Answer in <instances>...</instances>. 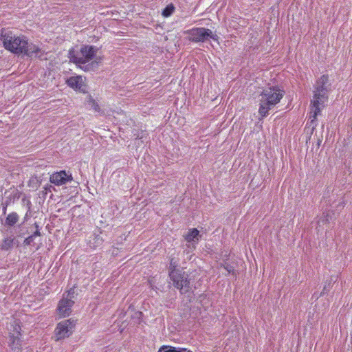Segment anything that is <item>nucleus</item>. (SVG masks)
Returning a JSON list of instances; mask_svg holds the SVG:
<instances>
[{
    "label": "nucleus",
    "instance_id": "nucleus-1",
    "mask_svg": "<svg viewBox=\"0 0 352 352\" xmlns=\"http://www.w3.org/2000/svg\"><path fill=\"white\" fill-rule=\"evenodd\" d=\"M98 50L96 46L84 45L78 52L70 50L69 57L72 62L85 72L94 71L102 61V58L96 56Z\"/></svg>",
    "mask_w": 352,
    "mask_h": 352
},
{
    "label": "nucleus",
    "instance_id": "nucleus-2",
    "mask_svg": "<svg viewBox=\"0 0 352 352\" xmlns=\"http://www.w3.org/2000/svg\"><path fill=\"white\" fill-rule=\"evenodd\" d=\"M330 85L329 77L326 75H322L316 81L313 99L311 101V107L309 118L310 125H313V128L316 125L314 123L316 120L318 115L320 113L321 109L324 107L327 100V93Z\"/></svg>",
    "mask_w": 352,
    "mask_h": 352
},
{
    "label": "nucleus",
    "instance_id": "nucleus-3",
    "mask_svg": "<svg viewBox=\"0 0 352 352\" xmlns=\"http://www.w3.org/2000/svg\"><path fill=\"white\" fill-rule=\"evenodd\" d=\"M284 94L285 91L278 87L264 89L261 94L259 114L265 117L268 111L280 101Z\"/></svg>",
    "mask_w": 352,
    "mask_h": 352
},
{
    "label": "nucleus",
    "instance_id": "nucleus-4",
    "mask_svg": "<svg viewBox=\"0 0 352 352\" xmlns=\"http://www.w3.org/2000/svg\"><path fill=\"white\" fill-rule=\"evenodd\" d=\"M0 40L6 50L15 54H22L27 45V38L23 35L17 36L11 31H1Z\"/></svg>",
    "mask_w": 352,
    "mask_h": 352
},
{
    "label": "nucleus",
    "instance_id": "nucleus-5",
    "mask_svg": "<svg viewBox=\"0 0 352 352\" xmlns=\"http://www.w3.org/2000/svg\"><path fill=\"white\" fill-rule=\"evenodd\" d=\"M170 268L169 276L174 286L180 290H187L190 283L188 274L176 269L175 263H173V259L170 261Z\"/></svg>",
    "mask_w": 352,
    "mask_h": 352
},
{
    "label": "nucleus",
    "instance_id": "nucleus-6",
    "mask_svg": "<svg viewBox=\"0 0 352 352\" xmlns=\"http://www.w3.org/2000/svg\"><path fill=\"white\" fill-rule=\"evenodd\" d=\"M189 39L193 42H205L212 39L217 41L218 36L211 30L205 28H194L187 31Z\"/></svg>",
    "mask_w": 352,
    "mask_h": 352
},
{
    "label": "nucleus",
    "instance_id": "nucleus-7",
    "mask_svg": "<svg viewBox=\"0 0 352 352\" xmlns=\"http://www.w3.org/2000/svg\"><path fill=\"white\" fill-rule=\"evenodd\" d=\"M9 331V346L13 352H21V327L16 320L10 323Z\"/></svg>",
    "mask_w": 352,
    "mask_h": 352
},
{
    "label": "nucleus",
    "instance_id": "nucleus-8",
    "mask_svg": "<svg viewBox=\"0 0 352 352\" xmlns=\"http://www.w3.org/2000/svg\"><path fill=\"white\" fill-rule=\"evenodd\" d=\"M75 321L72 319L60 322L55 329L56 340H59L68 338L73 332Z\"/></svg>",
    "mask_w": 352,
    "mask_h": 352
},
{
    "label": "nucleus",
    "instance_id": "nucleus-9",
    "mask_svg": "<svg viewBox=\"0 0 352 352\" xmlns=\"http://www.w3.org/2000/svg\"><path fill=\"white\" fill-rule=\"evenodd\" d=\"M73 180V177L69 172L60 170L51 175L50 181L56 186H62Z\"/></svg>",
    "mask_w": 352,
    "mask_h": 352
},
{
    "label": "nucleus",
    "instance_id": "nucleus-10",
    "mask_svg": "<svg viewBox=\"0 0 352 352\" xmlns=\"http://www.w3.org/2000/svg\"><path fill=\"white\" fill-rule=\"evenodd\" d=\"M86 78L82 76H74L69 78L67 85L76 91L85 93L87 91Z\"/></svg>",
    "mask_w": 352,
    "mask_h": 352
},
{
    "label": "nucleus",
    "instance_id": "nucleus-11",
    "mask_svg": "<svg viewBox=\"0 0 352 352\" xmlns=\"http://www.w3.org/2000/svg\"><path fill=\"white\" fill-rule=\"evenodd\" d=\"M186 246L189 252L193 251L199 241V232L197 228L189 229L188 232L184 236Z\"/></svg>",
    "mask_w": 352,
    "mask_h": 352
},
{
    "label": "nucleus",
    "instance_id": "nucleus-12",
    "mask_svg": "<svg viewBox=\"0 0 352 352\" xmlns=\"http://www.w3.org/2000/svg\"><path fill=\"white\" fill-rule=\"evenodd\" d=\"M74 303L73 300L65 298V294H63L57 308L58 315L60 317L68 316L72 311V307Z\"/></svg>",
    "mask_w": 352,
    "mask_h": 352
},
{
    "label": "nucleus",
    "instance_id": "nucleus-13",
    "mask_svg": "<svg viewBox=\"0 0 352 352\" xmlns=\"http://www.w3.org/2000/svg\"><path fill=\"white\" fill-rule=\"evenodd\" d=\"M22 54H25L30 57H37L41 56V49L36 45L28 43L27 41V45L24 47Z\"/></svg>",
    "mask_w": 352,
    "mask_h": 352
},
{
    "label": "nucleus",
    "instance_id": "nucleus-14",
    "mask_svg": "<svg viewBox=\"0 0 352 352\" xmlns=\"http://www.w3.org/2000/svg\"><path fill=\"white\" fill-rule=\"evenodd\" d=\"M14 245V238L12 236L5 238L1 244V250L3 251L10 250Z\"/></svg>",
    "mask_w": 352,
    "mask_h": 352
},
{
    "label": "nucleus",
    "instance_id": "nucleus-15",
    "mask_svg": "<svg viewBox=\"0 0 352 352\" xmlns=\"http://www.w3.org/2000/svg\"><path fill=\"white\" fill-rule=\"evenodd\" d=\"M157 352H192L186 348L175 347L169 345L161 346Z\"/></svg>",
    "mask_w": 352,
    "mask_h": 352
},
{
    "label": "nucleus",
    "instance_id": "nucleus-16",
    "mask_svg": "<svg viewBox=\"0 0 352 352\" xmlns=\"http://www.w3.org/2000/svg\"><path fill=\"white\" fill-rule=\"evenodd\" d=\"M19 217L16 212L10 213L6 219V225L9 226H14L19 221Z\"/></svg>",
    "mask_w": 352,
    "mask_h": 352
},
{
    "label": "nucleus",
    "instance_id": "nucleus-17",
    "mask_svg": "<svg viewBox=\"0 0 352 352\" xmlns=\"http://www.w3.org/2000/svg\"><path fill=\"white\" fill-rule=\"evenodd\" d=\"M85 104L93 109L95 112L100 111V107L98 104L92 98L91 96H88L85 100Z\"/></svg>",
    "mask_w": 352,
    "mask_h": 352
},
{
    "label": "nucleus",
    "instance_id": "nucleus-18",
    "mask_svg": "<svg viewBox=\"0 0 352 352\" xmlns=\"http://www.w3.org/2000/svg\"><path fill=\"white\" fill-rule=\"evenodd\" d=\"M174 10V6L173 4H169L163 10L162 15L164 17H168L173 13Z\"/></svg>",
    "mask_w": 352,
    "mask_h": 352
},
{
    "label": "nucleus",
    "instance_id": "nucleus-19",
    "mask_svg": "<svg viewBox=\"0 0 352 352\" xmlns=\"http://www.w3.org/2000/svg\"><path fill=\"white\" fill-rule=\"evenodd\" d=\"M76 294L75 288H71L69 291L67 292L65 294V298H67L69 299H73L74 298V295Z\"/></svg>",
    "mask_w": 352,
    "mask_h": 352
},
{
    "label": "nucleus",
    "instance_id": "nucleus-20",
    "mask_svg": "<svg viewBox=\"0 0 352 352\" xmlns=\"http://www.w3.org/2000/svg\"><path fill=\"white\" fill-rule=\"evenodd\" d=\"M34 239V235H31L24 240V244L26 245H30L33 242Z\"/></svg>",
    "mask_w": 352,
    "mask_h": 352
},
{
    "label": "nucleus",
    "instance_id": "nucleus-21",
    "mask_svg": "<svg viewBox=\"0 0 352 352\" xmlns=\"http://www.w3.org/2000/svg\"><path fill=\"white\" fill-rule=\"evenodd\" d=\"M224 268L228 271L229 274L234 273V268L230 265H226Z\"/></svg>",
    "mask_w": 352,
    "mask_h": 352
},
{
    "label": "nucleus",
    "instance_id": "nucleus-22",
    "mask_svg": "<svg viewBox=\"0 0 352 352\" xmlns=\"http://www.w3.org/2000/svg\"><path fill=\"white\" fill-rule=\"evenodd\" d=\"M32 235H34V237L38 236L40 235V232L36 230Z\"/></svg>",
    "mask_w": 352,
    "mask_h": 352
},
{
    "label": "nucleus",
    "instance_id": "nucleus-23",
    "mask_svg": "<svg viewBox=\"0 0 352 352\" xmlns=\"http://www.w3.org/2000/svg\"><path fill=\"white\" fill-rule=\"evenodd\" d=\"M3 211L4 213H6V206L3 207Z\"/></svg>",
    "mask_w": 352,
    "mask_h": 352
}]
</instances>
